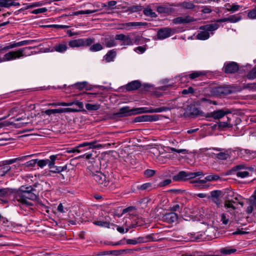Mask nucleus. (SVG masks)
Returning a JSON list of instances; mask_svg holds the SVG:
<instances>
[{"mask_svg": "<svg viewBox=\"0 0 256 256\" xmlns=\"http://www.w3.org/2000/svg\"><path fill=\"white\" fill-rule=\"evenodd\" d=\"M249 206L247 208L246 212L247 214H250L256 208V195L252 196L248 199Z\"/></svg>", "mask_w": 256, "mask_h": 256, "instance_id": "dca6fc26", "label": "nucleus"}, {"mask_svg": "<svg viewBox=\"0 0 256 256\" xmlns=\"http://www.w3.org/2000/svg\"><path fill=\"white\" fill-rule=\"evenodd\" d=\"M182 208V205L180 206L178 204H176L170 207V210L173 212H180Z\"/></svg>", "mask_w": 256, "mask_h": 256, "instance_id": "338daca9", "label": "nucleus"}, {"mask_svg": "<svg viewBox=\"0 0 256 256\" xmlns=\"http://www.w3.org/2000/svg\"><path fill=\"white\" fill-rule=\"evenodd\" d=\"M228 120L226 122H219L218 124V129L220 130H224V128H231L232 127V124H230V118L229 117H227Z\"/></svg>", "mask_w": 256, "mask_h": 256, "instance_id": "a878e982", "label": "nucleus"}, {"mask_svg": "<svg viewBox=\"0 0 256 256\" xmlns=\"http://www.w3.org/2000/svg\"><path fill=\"white\" fill-rule=\"evenodd\" d=\"M235 202L233 200H226L224 202V206L227 209H230V210H234L236 209V207L234 205Z\"/></svg>", "mask_w": 256, "mask_h": 256, "instance_id": "e433bc0d", "label": "nucleus"}, {"mask_svg": "<svg viewBox=\"0 0 256 256\" xmlns=\"http://www.w3.org/2000/svg\"><path fill=\"white\" fill-rule=\"evenodd\" d=\"M152 235H147L144 236L138 237L136 239H128L126 240V244H128L136 245L138 244L145 243L148 242L154 241Z\"/></svg>", "mask_w": 256, "mask_h": 256, "instance_id": "0eeeda50", "label": "nucleus"}, {"mask_svg": "<svg viewBox=\"0 0 256 256\" xmlns=\"http://www.w3.org/2000/svg\"><path fill=\"white\" fill-rule=\"evenodd\" d=\"M68 44L72 48L82 46L84 44L83 39L79 38L70 40Z\"/></svg>", "mask_w": 256, "mask_h": 256, "instance_id": "bb28decb", "label": "nucleus"}, {"mask_svg": "<svg viewBox=\"0 0 256 256\" xmlns=\"http://www.w3.org/2000/svg\"><path fill=\"white\" fill-rule=\"evenodd\" d=\"M219 27V25L215 22L210 24H206L200 26V29L202 30H206L208 32H213L217 30Z\"/></svg>", "mask_w": 256, "mask_h": 256, "instance_id": "412c9836", "label": "nucleus"}, {"mask_svg": "<svg viewBox=\"0 0 256 256\" xmlns=\"http://www.w3.org/2000/svg\"><path fill=\"white\" fill-rule=\"evenodd\" d=\"M248 79H254L256 78V67L252 69L246 76Z\"/></svg>", "mask_w": 256, "mask_h": 256, "instance_id": "864d4df0", "label": "nucleus"}, {"mask_svg": "<svg viewBox=\"0 0 256 256\" xmlns=\"http://www.w3.org/2000/svg\"><path fill=\"white\" fill-rule=\"evenodd\" d=\"M170 110V108L167 106H162L156 108L142 107L134 108L132 109H130L128 106H124L120 108L119 112L114 114L113 116L114 117L122 118L138 114L160 112H166Z\"/></svg>", "mask_w": 256, "mask_h": 256, "instance_id": "f257e3e1", "label": "nucleus"}, {"mask_svg": "<svg viewBox=\"0 0 256 256\" xmlns=\"http://www.w3.org/2000/svg\"><path fill=\"white\" fill-rule=\"evenodd\" d=\"M20 109L18 106L13 107L9 110L8 114L6 116L0 118V120H4L10 116L16 114V113L20 114Z\"/></svg>", "mask_w": 256, "mask_h": 256, "instance_id": "473e14b6", "label": "nucleus"}, {"mask_svg": "<svg viewBox=\"0 0 256 256\" xmlns=\"http://www.w3.org/2000/svg\"><path fill=\"white\" fill-rule=\"evenodd\" d=\"M81 110L77 109V108H62V112H80Z\"/></svg>", "mask_w": 256, "mask_h": 256, "instance_id": "5fc2aeb1", "label": "nucleus"}, {"mask_svg": "<svg viewBox=\"0 0 256 256\" xmlns=\"http://www.w3.org/2000/svg\"><path fill=\"white\" fill-rule=\"evenodd\" d=\"M194 90L192 86H190L188 89H184L182 90V94H193Z\"/></svg>", "mask_w": 256, "mask_h": 256, "instance_id": "774afa93", "label": "nucleus"}, {"mask_svg": "<svg viewBox=\"0 0 256 256\" xmlns=\"http://www.w3.org/2000/svg\"><path fill=\"white\" fill-rule=\"evenodd\" d=\"M229 113H230V112L228 110H219L208 114V116L213 118L216 120H218L223 118L225 115Z\"/></svg>", "mask_w": 256, "mask_h": 256, "instance_id": "4468645a", "label": "nucleus"}, {"mask_svg": "<svg viewBox=\"0 0 256 256\" xmlns=\"http://www.w3.org/2000/svg\"><path fill=\"white\" fill-rule=\"evenodd\" d=\"M97 142L96 140H94L90 142H83L76 147L74 148V152H80V150H79V148L81 147L84 146H88L90 148H101L102 146L100 144H96Z\"/></svg>", "mask_w": 256, "mask_h": 256, "instance_id": "ddd939ff", "label": "nucleus"}, {"mask_svg": "<svg viewBox=\"0 0 256 256\" xmlns=\"http://www.w3.org/2000/svg\"><path fill=\"white\" fill-rule=\"evenodd\" d=\"M0 176L2 177L6 176V174L9 173L10 174V172L12 170V168L14 166H8L7 164H2L0 165Z\"/></svg>", "mask_w": 256, "mask_h": 256, "instance_id": "4be33fe9", "label": "nucleus"}, {"mask_svg": "<svg viewBox=\"0 0 256 256\" xmlns=\"http://www.w3.org/2000/svg\"><path fill=\"white\" fill-rule=\"evenodd\" d=\"M128 10L132 12H139L142 10V6H134L130 7Z\"/></svg>", "mask_w": 256, "mask_h": 256, "instance_id": "052dcab7", "label": "nucleus"}, {"mask_svg": "<svg viewBox=\"0 0 256 256\" xmlns=\"http://www.w3.org/2000/svg\"><path fill=\"white\" fill-rule=\"evenodd\" d=\"M175 6L174 4L169 6L166 4L159 6L156 8V11L160 14H164L169 15L174 12L175 10L172 6Z\"/></svg>", "mask_w": 256, "mask_h": 256, "instance_id": "6e6552de", "label": "nucleus"}, {"mask_svg": "<svg viewBox=\"0 0 256 256\" xmlns=\"http://www.w3.org/2000/svg\"><path fill=\"white\" fill-rule=\"evenodd\" d=\"M132 44V41L129 36H127L126 38L122 41V46H130Z\"/></svg>", "mask_w": 256, "mask_h": 256, "instance_id": "680f3d73", "label": "nucleus"}, {"mask_svg": "<svg viewBox=\"0 0 256 256\" xmlns=\"http://www.w3.org/2000/svg\"><path fill=\"white\" fill-rule=\"evenodd\" d=\"M36 42V40H24L22 41H20L18 42L19 46H26L28 44H32L34 42Z\"/></svg>", "mask_w": 256, "mask_h": 256, "instance_id": "13d9d810", "label": "nucleus"}, {"mask_svg": "<svg viewBox=\"0 0 256 256\" xmlns=\"http://www.w3.org/2000/svg\"><path fill=\"white\" fill-rule=\"evenodd\" d=\"M66 166H54V168H52L50 172L53 173H60L66 170Z\"/></svg>", "mask_w": 256, "mask_h": 256, "instance_id": "37998d69", "label": "nucleus"}, {"mask_svg": "<svg viewBox=\"0 0 256 256\" xmlns=\"http://www.w3.org/2000/svg\"><path fill=\"white\" fill-rule=\"evenodd\" d=\"M88 85V82H78L74 84V86L79 90H82Z\"/></svg>", "mask_w": 256, "mask_h": 256, "instance_id": "a18cd8bd", "label": "nucleus"}, {"mask_svg": "<svg viewBox=\"0 0 256 256\" xmlns=\"http://www.w3.org/2000/svg\"><path fill=\"white\" fill-rule=\"evenodd\" d=\"M173 180L175 181H182L187 180L186 172L180 171L177 174L173 176Z\"/></svg>", "mask_w": 256, "mask_h": 256, "instance_id": "393cba45", "label": "nucleus"}, {"mask_svg": "<svg viewBox=\"0 0 256 256\" xmlns=\"http://www.w3.org/2000/svg\"><path fill=\"white\" fill-rule=\"evenodd\" d=\"M239 66L236 62H230L224 64V72L226 74H234L238 71Z\"/></svg>", "mask_w": 256, "mask_h": 256, "instance_id": "9d476101", "label": "nucleus"}, {"mask_svg": "<svg viewBox=\"0 0 256 256\" xmlns=\"http://www.w3.org/2000/svg\"><path fill=\"white\" fill-rule=\"evenodd\" d=\"M28 124V122H22L20 124V125L19 126H16V124H15L14 122L6 120V121H4V122H0V128H2V127L6 126H9L10 125L16 126L15 127H16V128H20V127L26 126Z\"/></svg>", "mask_w": 256, "mask_h": 256, "instance_id": "cd10ccee", "label": "nucleus"}, {"mask_svg": "<svg viewBox=\"0 0 256 256\" xmlns=\"http://www.w3.org/2000/svg\"><path fill=\"white\" fill-rule=\"evenodd\" d=\"M248 17L250 19H256V8L248 11Z\"/></svg>", "mask_w": 256, "mask_h": 256, "instance_id": "6e6d98bb", "label": "nucleus"}, {"mask_svg": "<svg viewBox=\"0 0 256 256\" xmlns=\"http://www.w3.org/2000/svg\"><path fill=\"white\" fill-rule=\"evenodd\" d=\"M104 44L107 48H111L116 46V42L113 38H106L104 41Z\"/></svg>", "mask_w": 256, "mask_h": 256, "instance_id": "72a5a7b5", "label": "nucleus"}, {"mask_svg": "<svg viewBox=\"0 0 256 256\" xmlns=\"http://www.w3.org/2000/svg\"><path fill=\"white\" fill-rule=\"evenodd\" d=\"M37 164L38 166L40 168H43L47 164L48 166V159L39 160L38 161Z\"/></svg>", "mask_w": 256, "mask_h": 256, "instance_id": "69168bd1", "label": "nucleus"}, {"mask_svg": "<svg viewBox=\"0 0 256 256\" xmlns=\"http://www.w3.org/2000/svg\"><path fill=\"white\" fill-rule=\"evenodd\" d=\"M94 224L99 226L109 228L110 222L106 221L96 220L93 222Z\"/></svg>", "mask_w": 256, "mask_h": 256, "instance_id": "a19ab883", "label": "nucleus"}, {"mask_svg": "<svg viewBox=\"0 0 256 256\" xmlns=\"http://www.w3.org/2000/svg\"><path fill=\"white\" fill-rule=\"evenodd\" d=\"M80 157L85 158L86 159L89 160L90 164L96 162V161L99 159L98 158H97L96 156H94L93 154L92 153L86 154L82 156H81Z\"/></svg>", "mask_w": 256, "mask_h": 256, "instance_id": "7c9ffc66", "label": "nucleus"}, {"mask_svg": "<svg viewBox=\"0 0 256 256\" xmlns=\"http://www.w3.org/2000/svg\"><path fill=\"white\" fill-rule=\"evenodd\" d=\"M91 176L102 188L107 186L110 183V180L106 176V174L100 172L92 174Z\"/></svg>", "mask_w": 256, "mask_h": 256, "instance_id": "423d86ee", "label": "nucleus"}, {"mask_svg": "<svg viewBox=\"0 0 256 256\" xmlns=\"http://www.w3.org/2000/svg\"><path fill=\"white\" fill-rule=\"evenodd\" d=\"M229 157V155L226 152H220L216 154V158L222 160H226Z\"/></svg>", "mask_w": 256, "mask_h": 256, "instance_id": "4d7b16f0", "label": "nucleus"}, {"mask_svg": "<svg viewBox=\"0 0 256 256\" xmlns=\"http://www.w3.org/2000/svg\"><path fill=\"white\" fill-rule=\"evenodd\" d=\"M38 196L36 190L32 186H22L16 194V198L22 204L31 206H32V203L27 200H34L38 198Z\"/></svg>", "mask_w": 256, "mask_h": 256, "instance_id": "f03ea898", "label": "nucleus"}, {"mask_svg": "<svg viewBox=\"0 0 256 256\" xmlns=\"http://www.w3.org/2000/svg\"><path fill=\"white\" fill-rule=\"evenodd\" d=\"M222 194V192L219 190H216L210 192V198L212 201L215 203L218 206H220L221 204V200L219 197Z\"/></svg>", "mask_w": 256, "mask_h": 256, "instance_id": "a211bd4d", "label": "nucleus"}, {"mask_svg": "<svg viewBox=\"0 0 256 256\" xmlns=\"http://www.w3.org/2000/svg\"><path fill=\"white\" fill-rule=\"evenodd\" d=\"M12 0H0V7L10 8L11 6Z\"/></svg>", "mask_w": 256, "mask_h": 256, "instance_id": "de8ad7c7", "label": "nucleus"}, {"mask_svg": "<svg viewBox=\"0 0 256 256\" xmlns=\"http://www.w3.org/2000/svg\"><path fill=\"white\" fill-rule=\"evenodd\" d=\"M211 93L215 96H226L232 92V90L230 86H221L212 88Z\"/></svg>", "mask_w": 256, "mask_h": 256, "instance_id": "20e7f679", "label": "nucleus"}, {"mask_svg": "<svg viewBox=\"0 0 256 256\" xmlns=\"http://www.w3.org/2000/svg\"><path fill=\"white\" fill-rule=\"evenodd\" d=\"M195 1H184L177 4L175 6H179L187 10H194L196 7L194 4Z\"/></svg>", "mask_w": 256, "mask_h": 256, "instance_id": "f3484780", "label": "nucleus"}, {"mask_svg": "<svg viewBox=\"0 0 256 256\" xmlns=\"http://www.w3.org/2000/svg\"><path fill=\"white\" fill-rule=\"evenodd\" d=\"M156 173V171L153 170L148 169L144 172V174L147 178L152 176Z\"/></svg>", "mask_w": 256, "mask_h": 256, "instance_id": "0e129e2a", "label": "nucleus"}, {"mask_svg": "<svg viewBox=\"0 0 256 256\" xmlns=\"http://www.w3.org/2000/svg\"><path fill=\"white\" fill-rule=\"evenodd\" d=\"M100 107L99 104H86V108L90 111H94L98 110Z\"/></svg>", "mask_w": 256, "mask_h": 256, "instance_id": "c9c22d12", "label": "nucleus"}, {"mask_svg": "<svg viewBox=\"0 0 256 256\" xmlns=\"http://www.w3.org/2000/svg\"><path fill=\"white\" fill-rule=\"evenodd\" d=\"M164 218L170 224L176 222L178 219V216L174 212H170L164 216Z\"/></svg>", "mask_w": 256, "mask_h": 256, "instance_id": "5701e85b", "label": "nucleus"}, {"mask_svg": "<svg viewBox=\"0 0 256 256\" xmlns=\"http://www.w3.org/2000/svg\"><path fill=\"white\" fill-rule=\"evenodd\" d=\"M236 251V249L230 247L222 248L220 250V253L224 255L230 254L235 252Z\"/></svg>", "mask_w": 256, "mask_h": 256, "instance_id": "2f4dec72", "label": "nucleus"}, {"mask_svg": "<svg viewBox=\"0 0 256 256\" xmlns=\"http://www.w3.org/2000/svg\"><path fill=\"white\" fill-rule=\"evenodd\" d=\"M32 48L26 47L22 48H20L16 50L10 51L8 53H6L3 58H0V62L4 61H10L12 60L20 58L22 57L26 56V55L24 54V52L26 49H32Z\"/></svg>", "mask_w": 256, "mask_h": 256, "instance_id": "7ed1b4c3", "label": "nucleus"}, {"mask_svg": "<svg viewBox=\"0 0 256 256\" xmlns=\"http://www.w3.org/2000/svg\"><path fill=\"white\" fill-rule=\"evenodd\" d=\"M220 178V177L216 174H212L205 177V180L208 182L216 181Z\"/></svg>", "mask_w": 256, "mask_h": 256, "instance_id": "79ce46f5", "label": "nucleus"}, {"mask_svg": "<svg viewBox=\"0 0 256 256\" xmlns=\"http://www.w3.org/2000/svg\"><path fill=\"white\" fill-rule=\"evenodd\" d=\"M196 21V20L190 16H180L174 18L172 20L174 24H187Z\"/></svg>", "mask_w": 256, "mask_h": 256, "instance_id": "1a4fd4ad", "label": "nucleus"}, {"mask_svg": "<svg viewBox=\"0 0 256 256\" xmlns=\"http://www.w3.org/2000/svg\"><path fill=\"white\" fill-rule=\"evenodd\" d=\"M104 48L103 46L100 43H96L92 45L90 48V50L91 52H98L102 50Z\"/></svg>", "mask_w": 256, "mask_h": 256, "instance_id": "ea45409f", "label": "nucleus"}, {"mask_svg": "<svg viewBox=\"0 0 256 256\" xmlns=\"http://www.w3.org/2000/svg\"><path fill=\"white\" fill-rule=\"evenodd\" d=\"M210 38V34L206 30L200 32L196 35V38L200 40H206Z\"/></svg>", "mask_w": 256, "mask_h": 256, "instance_id": "c756f323", "label": "nucleus"}, {"mask_svg": "<svg viewBox=\"0 0 256 256\" xmlns=\"http://www.w3.org/2000/svg\"><path fill=\"white\" fill-rule=\"evenodd\" d=\"M158 120V116L142 115L137 116L134 118L135 122H155Z\"/></svg>", "mask_w": 256, "mask_h": 256, "instance_id": "f8f14e48", "label": "nucleus"}, {"mask_svg": "<svg viewBox=\"0 0 256 256\" xmlns=\"http://www.w3.org/2000/svg\"><path fill=\"white\" fill-rule=\"evenodd\" d=\"M205 74L202 72H194L188 75V77L191 80H194L196 78L204 76Z\"/></svg>", "mask_w": 256, "mask_h": 256, "instance_id": "58836bf2", "label": "nucleus"}, {"mask_svg": "<svg viewBox=\"0 0 256 256\" xmlns=\"http://www.w3.org/2000/svg\"><path fill=\"white\" fill-rule=\"evenodd\" d=\"M241 20V16L237 15H232L228 17V20L230 22H236Z\"/></svg>", "mask_w": 256, "mask_h": 256, "instance_id": "09e8293b", "label": "nucleus"}, {"mask_svg": "<svg viewBox=\"0 0 256 256\" xmlns=\"http://www.w3.org/2000/svg\"><path fill=\"white\" fill-rule=\"evenodd\" d=\"M190 114L191 116H198L200 114V110L194 106H192L189 108Z\"/></svg>", "mask_w": 256, "mask_h": 256, "instance_id": "4c0bfd02", "label": "nucleus"}, {"mask_svg": "<svg viewBox=\"0 0 256 256\" xmlns=\"http://www.w3.org/2000/svg\"><path fill=\"white\" fill-rule=\"evenodd\" d=\"M143 12L146 16H149L152 18H156L157 16V14L154 12H153L150 8L144 9Z\"/></svg>", "mask_w": 256, "mask_h": 256, "instance_id": "49530a36", "label": "nucleus"}, {"mask_svg": "<svg viewBox=\"0 0 256 256\" xmlns=\"http://www.w3.org/2000/svg\"><path fill=\"white\" fill-rule=\"evenodd\" d=\"M23 158H17L13 159L6 160L2 162V164H7L8 166L16 162L17 160H20L22 159Z\"/></svg>", "mask_w": 256, "mask_h": 256, "instance_id": "603ef678", "label": "nucleus"}, {"mask_svg": "<svg viewBox=\"0 0 256 256\" xmlns=\"http://www.w3.org/2000/svg\"><path fill=\"white\" fill-rule=\"evenodd\" d=\"M230 172L240 178H244L250 176V173L246 170V166L244 164H240L234 166L230 170Z\"/></svg>", "mask_w": 256, "mask_h": 256, "instance_id": "39448f33", "label": "nucleus"}, {"mask_svg": "<svg viewBox=\"0 0 256 256\" xmlns=\"http://www.w3.org/2000/svg\"><path fill=\"white\" fill-rule=\"evenodd\" d=\"M54 50L58 52H63L68 49L67 45L66 43H61L56 44L54 47Z\"/></svg>", "mask_w": 256, "mask_h": 256, "instance_id": "c85d7f7f", "label": "nucleus"}, {"mask_svg": "<svg viewBox=\"0 0 256 256\" xmlns=\"http://www.w3.org/2000/svg\"><path fill=\"white\" fill-rule=\"evenodd\" d=\"M97 10H80L74 13L75 15L78 14H90L96 12Z\"/></svg>", "mask_w": 256, "mask_h": 256, "instance_id": "bf43d9fd", "label": "nucleus"}, {"mask_svg": "<svg viewBox=\"0 0 256 256\" xmlns=\"http://www.w3.org/2000/svg\"><path fill=\"white\" fill-rule=\"evenodd\" d=\"M57 160H60V156L58 155H52L50 156V160H48V167L50 168H54V162Z\"/></svg>", "mask_w": 256, "mask_h": 256, "instance_id": "f704fd0d", "label": "nucleus"}, {"mask_svg": "<svg viewBox=\"0 0 256 256\" xmlns=\"http://www.w3.org/2000/svg\"><path fill=\"white\" fill-rule=\"evenodd\" d=\"M172 30L170 28H164L160 29L157 32V38L163 40L170 36Z\"/></svg>", "mask_w": 256, "mask_h": 256, "instance_id": "9b49d317", "label": "nucleus"}, {"mask_svg": "<svg viewBox=\"0 0 256 256\" xmlns=\"http://www.w3.org/2000/svg\"><path fill=\"white\" fill-rule=\"evenodd\" d=\"M147 24L146 22H130L124 24H122L121 25L122 26L121 29H126V30H130L132 27H136L138 26H146Z\"/></svg>", "mask_w": 256, "mask_h": 256, "instance_id": "6ab92c4d", "label": "nucleus"}, {"mask_svg": "<svg viewBox=\"0 0 256 256\" xmlns=\"http://www.w3.org/2000/svg\"><path fill=\"white\" fill-rule=\"evenodd\" d=\"M42 3L41 2H36L33 3L32 4L28 6L27 7L24 8H21V9H20L19 10V11H21V10H26V9H28V8H34V7L40 6H42Z\"/></svg>", "mask_w": 256, "mask_h": 256, "instance_id": "e2e57ef3", "label": "nucleus"}, {"mask_svg": "<svg viewBox=\"0 0 256 256\" xmlns=\"http://www.w3.org/2000/svg\"><path fill=\"white\" fill-rule=\"evenodd\" d=\"M141 84L138 80H134L126 85V89L128 90H134L140 88Z\"/></svg>", "mask_w": 256, "mask_h": 256, "instance_id": "b1692460", "label": "nucleus"}, {"mask_svg": "<svg viewBox=\"0 0 256 256\" xmlns=\"http://www.w3.org/2000/svg\"><path fill=\"white\" fill-rule=\"evenodd\" d=\"M16 47H19L18 42H13L10 43L9 45L6 46H4L1 49H0V52L2 50H8L9 49L14 48Z\"/></svg>", "mask_w": 256, "mask_h": 256, "instance_id": "c03bdc74", "label": "nucleus"}, {"mask_svg": "<svg viewBox=\"0 0 256 256\" xmlns=\"http://www.w3.org/2000/svg\"><path fill=\"white\" fill-rule=\"evenodd\" d=\"M10 193V189L8 188H3L0 189V197H5Z\"/></svg>", "mask_w": 256, "mask_h": 256, "instance_id": "8fccbe9b", "label": "nucleus"}, {"mask_svg": "<svg viewBox=\"0 0 256 256\" xmlns=\"http://www.w3.org/2000/svg\"><path fill=\"white\" fill-rule=\"evenodd\" d=\"M116 54L117 52L116 49L111 50L104 56V59L106 62H112L114 60Z\"/></svg>", "mask_w": 256, "mask_h": 256, "instance_id": "aec40b11", "label": "nucleus"}, {"mask_svg": "<svg viewBox=\"0 0 256 256\" xmlns=\"http://www.w3.org/2000/svg\"><path fill=\"white\" fill-rule=\"evenodd\" d=\"M88 172H90V174L91 176H92V174H94L98 172H100L99 159L96 161V162L90 163L88 166Z\"/></svg>", "mask_w": 256, "mask_h": 256, "instance_id": "2eb2a0df", "label": "nucleus"}, {"mask_svg": "<svg viewBox=\"0 0 256 256\" xmlns=\"http://www.w3.org/2000/svg\"><path fill=\"white\" fill-rule=\"evenodd\" d=\"M94 42V40L93 38H88L86 39H83L84 46H90Z\"/></svg>", "mask_w": 256, "mask_h": 256, "instance_id": "3c124183", "label": "nucleus"}]
</instances>
